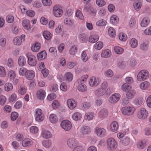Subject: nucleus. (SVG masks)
Listing matches in <instances>:
<instances>
[{
	"label": "nucleus",
	"instance_id": "nucleus-1",
	"mask_svg": "<svg viewBox=\"0 0 151 151\" xmlns=\"http://www.w3.org/2000/svg\"><path fill=\"white\" fill-rule=\"evenodd\" d=\"M107 147L110 151L115 150L117 147V144L114 139L112 138H108L107 140Z\"/></svg>",
	"mask_w": 151,
	"mask_h": 151
},
{
	"label": "nucleus",
	"instance_id": "nucleus-2",
	"mask_svg": "<svg viewBox=\"0 0 151 151\" xmlns=\"http://www.w3.org/2000/svg\"><path fill=\"white\" fill-rule=\"evenodd\" d=\"M149 76L148 71L144 70H141L137 76V80L139 81H142L146 79Z\"/></svg>",
	"mask_w": 151,
	"mask_h": 151
},
{
	"label": "nucleus",
	"instance_id": "nucleus-3",
	"mask_svg": "<svg viewBox=\"0 0 151 151\" xmlns=\"http://www.w3.org/2000/svg\"><path fill=\"white\" fill-rule=\"evenodd\" d=\"M135 110V108L132 106H125L122 108V114L126 115H132Z\"/></svg>",
	"mask_w": 151,
	"mask_h": 151
},
{
	"label": "nucleus",
	"instance_id": "nucleus-4",
	"mask_svg": "<svg viewBox=\"0 0 151 151\" xmlns=\"http://www.w3.org/2000/svg\"><path fill=\"white\" fill-rule=\"evenodd\" d=\"M27 56L28 58V63L29 64L32 66L35 65L37 61L35 56L30 52L27 53Z\"/></svg>",
	"mask_w": 151,
	"mask_h": 151
},
{
	"label": "nucleus",
	"instance_id": "nucleus-5",
	"mask_svg": "<svg viewBox=\"0 0 151 151\" xmlns=\"http://www.w3.org/2000/svg\"><path fill=\"white\" fill-rule=\"evenodd\" d=\"M61 127L65 130L69 131L72 127L70 121L66 120L62 121L60 124Z\"/></svg>",
	"mask_w": 151,
	"mask_h": 151
},
{
	"label": "nucleus",
	"instance_id": "nucleus-6",
	"mask_svg": "<svg viewBox=\"0 0 151 151\" xmlns=\"http://www.w3.org/2000/svg\"><path fill=\"white\" fill-rule=\"evenodd\" d=\"M53 10L54 15L56 17H60L63 14V11L60 9V6L59 5L54 6Z\"/></svg>",
	"mask_w": 151,
	"mask_h": 151
},
{
	"label": "nucleus",
	"instance_id": "nucleus-7",
	"mask_svg": "<svg viewBox=\"0 0 151 151\" xmlns=\"http://www.w3.org/2000/svg\"><path fill=\"white\" fill-rule=\"evenodd\" d=\"M35 116V120L37 122L42 121L44 119V117L40 109H37Z\"/></svg>",
	"mask_w": 151,
	"mask_h": 151
},
{
	"label": "nucleus",
	"instance_id": "nucleus-8",
	"mask_svg": "<svg viewBox=\"0 0 151 151\" xmlns=\"http://www.w3.org/2000/svg\"><path fill=\"white\" fill-rule=\"evenodd\" d=\"M67 143L68 146L70 148L73 149L78 146V142L74 138L69 139L67 141Z\"/></svg>",
	"mask_w": 151,
	"mask_h": 151
},
{
	"label": "nucleus",
	"instance_id": "nucleus-9",
	"mask_svg": "<svg viewBox=\"0 0 151 151\" xmlns=\"http://www.w3.org/2000/svg\"><path fill=\"white\" fill-rule=\"evenodd\" d=\"M120 98V95L119 94L115 93L109 97V102L112 103H115L119 100Z\"/></svg>",
	"mask_w": 151,
	"mask_h": 151
},
{
	"label": "nucleus",
	"instance_id": "nucleus-10",
	"mask_svg": "<svg viewBox=\"0 0 151 151\" xmlns=\"http://www.w3.org/2000/svg\"><path fill=\"white\" fill-rule=\"evenodd\" d=\"M99 80L98 78H96L94 76L91 77L89 81V83L90 86H96L100 83Z\"/></svg>",
	"mask_w": 151,
	"mask_h": 151
},
{
	"label": "nucleus",
	"instance_id": "nucleus-11",
	"mask_svg": "<svg viewBox=\"0 0 151 151\" xmlns=\"http://www.w3.org/2000/svg\"><path fill=\"white\" fill-rule=\"evenodd\" d=\"M95 131L97 135L100 137H103L106 135V130L103 128L96 127Z\"/></svg>",
	"mask_w": 151,
	"mask_h": 151
},
{
	"label": "nucleus",
	"instance_id": "nucleus-12",
	"mask_svg": "<svg viewBox=\"0 0 151 151\" xmlns=\"http://www.w3.org/2000/svg\"><path fill=\"white\" fill-rule=\"evenodd\" d=\"M148 112L145 108H142L140 110V112L137 115L138 117L140 119H145L147 116Z\"/></svg>",
	"mask_w": 151,
	"mask_h": 151
},
{
	"label": "nucleus",
	"instance_id": "nucleus-13",
	"mask_svg": "<svg viewBox=\"0 0 151 151\" xmlns=\"http://www.w3.org/2000/svg\"><path fill=\"white\" fill-rule=\"evenodd\" d=\"M47 56V53L46 51L44 50L37 54V58L38 60H40L45 58Z\"/></svg>",
	"mask_w": 151,
	"mask_h": 151
},
{
	"label": "nucleus",
	"instance_id": "nucleus-14",
	"mask_svg": "<svg viewBox=\"0 0 151 151\" xmlns=\"http://www.w3.org/2000/svg\"><path fill=\"white\" fill-rule=\"evenodd\" d=\"M45 95V91L42 89L39 90L37 92V97L39 99L42 100L44 99Z\"/></svg>",
	"mask_w": 151,
	"mask_h": 151
},
{
	"label": "nucleus",
	"instance_id": "nucleus-15",
	"mask_svg": "<svg viewBox=\"0 0 151 151\" xmlns=\"http://www.w3.org/2000/svg\"><path fill=\"white\" fill-rule=\"evenodd\" d=\"M25 76L27 79L31 80L35 76V73L33 70H27L26 73L25 74Z\"/></svg>",
	"mask_w": 151,
	"mask_h": 151
},
{
	"label": "nucleus",
	"instance_id": "nucleus-16",
	"mask_svg": "<svg viewBox=\"0 0 151 151\" xmlns=\"http://www.w3.org/2000/svg\"><path fill=\"white\" fill-rule=\"evenodd\" d=\"M67 103L69 109L72 110L76 107L77 105L75 101L73 100H71V99L67 100Z\"/></svg>",
	"mask_w": 151,
	"mask_h": 151
},
{
	"label": "nucleus",
	"instance_id": "nucleus-17",
	"mask_svg": "<svg viewBox=\"0 0 151 151\" xmlns=\"http://www.w3.org/2000/svg\"><path fill=\"white\" fill-rule=\"evenodd\" d=\"M41 44L37 42H35L31 47L32 51L35 52H38L40 48Z\"/></svg>",
	"mask_w": 151,
	"mask_h": 151
},
{
	"label": "nucleus",
	"instance_id": "nucleus-18",
	"mask_svg": "<svg viewBox=\"0 0 151 151\" xmlns=\"http://www.w3.org/2000/svg\"><path fill=\"white\" fill-rule=\"evenodd\" d=\"M32 144V141L28 138L24 139L22 142V145L24 147H27L28 146H30Z\"/></svg>",
	"mask_w": 151,
	"mask_h": 151
},
{
	"label": "nucleus",
	"instance_id": "nucleus-19",
	"mask_svg": "<svg viewBox=\"0 0 151 151\" xmlns=\"http://www.w3.org/2000/svg\"><path fill=\"white\" fill-rule=\"evenodd\" d=\"M18 61L19 65L20 66H23L25 64L26 60L24 57L21 56L19 57Z\"/></svg>",
	"mask_w": 151,
	"mask_h": 151
},
{
	"label": "nucleus",
	"instance_id": "nucleus-20",
	"mask_svg": "<svg viewBox=\"0 0 151 151\" xmlns=\"http://www.w3.org/2000/svg\"><path fill=\"white\" fill-rule=\"evenodd\" d=\"M111 55V51L109 50H103L101 53V57L105 58L110 57Z\"/></svg>",
	"mask_w": 151,
	"mask_h": 151
},
{
	"label": "nucleus",
	"instance_id": "nucleus-21",
	"mask_svg": "<svg viewBox=\"0 0 151 151\" xmlns=\"http://www.w3.org/2000/svg\"><path fill=\"white\" fill-rule=\"evenodd\" d=\"M146 140L145 139L139 140L137 143V147L140 149L143 148L146 145Z\"/></svg>",
	"mask_w": 151,
	"mask_h": 151
},
{
	"label": "nucleus",
	"instance_id": "nucleus-22",
	"mask_svg": "<svg viewBox=\"0 0 151 151\" xmlns=\"http://www.w3.org/2000/svg\"><path fill=\"white\" fill-rule=\"evenodd\" d=\"M136 92L134 90L130 89L127 92L126 96L129 99L133 98Z\"/></svg>",
	"mask_w": 151,
	"mask_h": 151
},
{
	"label": "nucleus",
	"instance_id": "nucleus-23",
	"mask_svg": "<svg viewBox=\"0 0 151 151\" xmlns=\"http://www.w3.org/2000/svg\"><path fill=\"white\" fill-rule=\"evenodd\" d=\"M111 130L113 132H115L117 130L118 125L117 122L115 121L113 122L110 125Z\"/></svg>",
	"mask_w": 151,
	"mask_h": 151
},
{
	"label": "nucleus",
	"instance_id": "nucleus-24",
	"mask_svg": "<svg viewBox=\"0 0 151 151\" xmlns=\"http://www.w3.org/2000/svg\"><path fill=\"white\" fill-rule=\"evenodd\" d=\"M42 137L44 138H49L51 137L52 134L50 132L48 131L44 130L42 133Z\"/></svg>",
	"mask_w": 151,
	"mask_h": 151
},
{
	"label": "nucleus",
	"instance_id": "nucleus-25",
	"mask_svg": "<svg viewBox=\"0 0 151 151\" xmlns=\"http://www.w3.org/2000/svg\"><path fill=\"white\" fill-rule=\"evenodd\" d=\"M43 35L44 38L46 40H50L52 36V34L47 31H44L43 33Z\"/></svg>",
	"mask_w": 151,
	"mask_h": 151
},
{
	"label": "nucleus",
	"instance_id": "nucleus-26",
	"mask_svg": "<svg viewBox=\"0 0 151 151\" xmlns=\"http://www.w3.org/2000/svg\"><path fill=\"white\" fill-rule=\"evenodd\" d=\"M99 37L97 35H91L90 36L89 41L91 43H94L97 42L99 40Z\"/></svg>",
	"mask_w": 151,
	"mask_h": 151
},
{
	"label": "nucleus",
	"instance_id": "nucleus-27",
	"mask_svg": "<svg viewBox=\"0 0 151 151\" xmlns=\"http://www.w3.org/2000/svg\"><path fill=\"white\" fill-rule=\"evenodd\" d=\"M108 114L107 110L105 109H104L100 111L99 113V115L101 118H105Z\"/></svg>",
	"mask_w": 151,
	"mask_h": 151
},
{
	"label": "nucleus",
	"instance_id": "nucleus-28",
	"mask_svg": "<svg viewBox=\"0 0 151 151\" xmlns=\"http://www.w3.org/2000/svg\"><path fill=\"white\" fill-rule=\"evenodd\" d=\"M122 89L123 91L127 92L131 89L130 84L128 83H125L122 86Z\"/></svg>",
	"mask_w": 151,
	"mask_h": 151
},
{
	"label": "nucleus",
	"instance_id": "nucleus-29",
	"mask_svg": "<svg viewBox=\"0 0 151 151\" xmlns=\"http://www.w3.org/2000/svg\"><path fill=\"white\" fill-rule=\"evenodd\" d=\"M149 22V19L147 17H144L141 22V25L142 27H145L148 24Z\"/></svg>",
	"mask_w": 151,
	"mask_h": 151
},
{
	"label": "nucleus",
	"instance_id": "nucleus-30",
	"mask_svg": "<svg viewBox=\"0 0 151 151\" xmlns=\"http://www.w3.org/2000/svg\"><path fill=\"white\" fill-rule=\"evenodd\" d=\"M119 18L115 15L111 16L110 18V22L113 24H116L118 22Z\"/></svg>",
	"mask_w": 151,
	"mask_h": 151
},
{
	"label": "nucleus",
	"instance_id": "nucleus-31",
	"mask_svg": "<svg viewBox=\"0 0 151 151\" xmlns=\"http://www.w3.org/2000/svg\"><path fill=\"white\" fill-rule=\"evenodd\" d=\"M73 76L71 73L68 72L65 74V79L66 82L71 81L73 79Z\"/></svg>",
	"mask_w": 151,
	"mask_h": 151
},
{
	"label": "nucleus",
	"instance_id": "nucleus-32",
	"mask_svg": "<svg viewBox=\"0 0 151 151\" xmlns=\"http://www.w3.org/2000/svg\"><path fill=\"white\" fill-rule=\"evenodd\" d=\"M30 22L28 20H24L22 22V25L24 29H28L30 28Z\"/></svg>",
	"mask_w": 151,
	"mask_h": 151
},
{
	"label": "nucleus",
	"instance_id": "nucleus-33",
	"mask_svg": "<svg viewBox=\"0 0 151 151\" xmlns=\"http://www.w3.org/2000/svg\"><path fill=\"white\" fill-rule=\"evenodd\" d=\"M130 142V139L127 137H122L120 140V142L124 145H128Z\"/></svg>",
	"mask_w": 151,
	"mask_h": 151
},
{
	"label": "nucleus",
	"instance_id": "nucleus-34",
	"mask_svg": "<svg viewBox=\"0 0 151 151\" xmlns=\"http://www.w3.org/2000/svg\"><path fill=\"white\" fill-rule=\"evenodd\" d=\"M88 77V76L87 75H83L79 78L77 80L78 83L82 84L84 83L86 81Z\"/></svg>",
	"mask_w": 151,
	"mask_h": 151
},
{
	"label": "nucleus",
	"instance_id": "nucleus-35",
	"mask_svg": "<svg viewBox=\"0 0 151 151\" xmlns=\"http://www.w3.org/2000/svg\"><path fill=\"white\" fill-rule=\"evenodd\" d=\"M81 131L83 134H87L90 132V128L88 127L84 126L82 127Z\"/></svg>",
	"mask_w": 151,
	"mask_h": 151
},
{
	"label": "nucleus",
	"instance_id": "nucleus-36",
	"mask_svg": "<svg viewBox=\"0 0 151 151\" xmlns=\"http://www.w3.org/2000/svg\"><path fill=\"white\" fill-rule=\"evenodd\" d=\"M13 88V85L11 83H7L4 85V90L6 91H11Z\"/></svg>",
	"mask_w": 151,
	"mask_h": 151
},
{
	"label": "nucleus",
	"instance_id": "nucleus-37",
	"mask_svg": "<svg viewBox=\"0 0 151 151\" xmlns=\"http://www.w3.org/2000/svg\"><path fill=\"white\" fill-rule=\"evenodd\" d=\"M78 89L79 91L85 92L87 91V88L85 84L82 83V84H80L78 86Z\"/></svg>",
	"mask_w": 151,
	"mask_h": 151
},
{
	"label": "nucleus",
	"instance_id": "nucleus-38",
	"mask_svg": "<svg viewBox=\"0 0 151 151\" xmlns=\"http://www.w3.org/2000/svg\"><path fill=\"white\" fill-rule=\"evenodd\" d=\"M149 83L148 81H144L142 82L140 85L139 87L142 89H146L149 86Z\"/></svg>",
	"mask_w": 151,
	"mask_h": 151
},
{
	"label": "nucleus",
	"instance_id": "nucleus-39",
	"mask_svg": "<svg viewBox=\"0 0 151 151\" xmlns=\"http://www.w3.org/2000/svg\"><path fill=\"white\" fill-rule=\"evenodd\" d=\"M22 42V39L19 37H15L13 40V42L16 45H21Z\"/></svg>",
	"mask_w": 151,
	"mask_h": 151
},
{
	"label": "nucleus",
	"instance_id": "nucleus-40",
	"mask_svg": "<svg viewBox=\"0 0 151 151\" xmlns=\"http://www.w3.org/2000/svg\"><path fill=\"white\" fill-rule=\"evenodd\" d=\"M19 93L21 95H23L26 93V89L25 86L23 85H21L18 90Z\"/></svg>",
	"mask_w": 151,
	"mask_h": 151
},
{
	"label": "nucleus",
	"instance_id": "nucleus-41",
	"mask_svg": "<svg viewBox=\"0 0 151 151\" xmlns=\"http://www.w3.org/2000/svg\"><path fill=\"white\" fill-rule=\"evenodd\" d=\"M129 44L132 48H134L137 45V42L135 39L132 38L130 41Z\"/></svg>",
	"mask_w": 151,
	"mask_h": 151
},
{
	"label": "nucleus",
	"instance_id": "nucleus-42",
	"mask_svg": "<svg viewBox=\"0 0 151 151\" xmlns=\"http://www.w3.org/2000/svg\"><path fill=\"white\" fill-rule=\"evenodd\" d=\"M109 35L111 37H114L116 35L115 31L114 28L110 27L108 30Z\"/></svg>",
	"mask_w": 151,
	"mask_h": 151
},
{
	"label": "nucleus",
	"instance_id": "nucleus-43",
	"mask_svg": "<svg viewBox=\"0 0 151 151\" xmlns=\"http://www.w3.org/2000/svg\"><path fill=\"white\" fill-rule=\"evenodd\" d=\"M81 114L78 112L74 113L73 116L72 118L73 120L75 121L79 120L81 117Z\"/></svg>",
	"mask_w": 151,
	"mask_h": 151
},
{
	"label": "nucleus",
	"instance_id": "nucleus-44",
	"mask_svg": "<svg viewBox=\"0 0 151 151\" xmlns=\"http://www.w3.org/2000/svg\"><path fill=\"white\" fill-rule=\"evenodd\" d=\"M60 104L57 100H55L52 103V108L55 109L59 108L60 106Z\"/></svg>",
	"mask_w": 151,
	"mask_h": 151
},
{
	"label": "nucleus",
	"instance_id": "nucleus-45",
	"mask_svg": "<svg viewBox=\"0 0 151 151\" xmlns=\"http://www.w3.org/2000/svg\"><path fill=\"white\" fill-rule=\"evenodd\" d=\"M105 90L104 89L100 88L96 91L95 92V93L99 96H102L105 93Z\"/></svg>",
	"mask_w": 151,
	"mask_h": 151
},
{
	"label": "nucleus",
	"instance_id": "nucleus-46",
	"mask_svg": "<svg viewBox=\"0 0 151 151\" xmlns=\"http://www.w3.org/2000/svg\"><path fill=\"white\" fill-rule=\"evenodd\" d=\"M43 145L46 148H49L51 145V141L50 139L43 141L42 142Z\"/></svg>",
	"mask_w": 151,
	"mask_h": 151
},
{
	"label": "nucleus",
	"instance_id": "nucleus-47",
	"mask_svg": "<svg viewBox=\"0 0 151 151\" xmlns=\"http://www.w3.org/2000/svg\"><path fill=\"white\" fill-rule=\"evenodd\" d=\"M77 51V46L75 45L71 47L70 48L69 52L70 53L71 55H74Z\"/></svg>",
	"mask_w": 151,
	"mask_h": 151
},
{
	"label": "nucleus",
	"instance_id": "nucleus-48",
	"mask_svg": "<svg viewBox=\"0 0 151 151\" xmlns=\"http://www.w3.org/2000/svg\"><path fill=\"white\" fill-rule=\"evenodd\" d=\"M49 118L51 122L53 123H55L58 121L57 117L54 114H51Z\"/></svg>",
	"mask_w": 151,
	"mask_h": 151
},
{
	"label": "nucleus",
	"instance_id": "nucleus-49",
	"mask_svg": "<svg viewBox=\"0 0 151 151\" xmlns=\"http://www.w3.org/2000/svg\"><path fill=\"white\" fill-rule=\"evenodd\" d=\"M93 113L92 112L86 114L85 116H84V119L88 121L92 119L93 117Z\"/></svg>",
	"mask_w": 151,
	"mask_h": 151
},
{
	"label": "nucleus",
	"instance_id": "nucleus-50",
	"mask_svg": "<svg viewBox=\"0 0 151 151\" xmlns=\"http://www.w3.org/2000/svg\"><path fill=\"white\" fill-rule=\"evenodd\" d=\"M148 43H143L140 45V49L143 51H146L148 48Z\"/></svg>",
	"mask_w": 151,
	"mask_h": 151
},
{
	"label": "nucleus",
	"instance_id": "nucleus-51",
	"mask_svg": "<svg viewBox=\"0 0 151 151\" xmlns=\"http://www.w3.org/2000/svg\"><path fill=\"white\" fill-rule=\"evenodd\" d=\"M103 45V43L101 42H96L94 45V47L98 50L101 49Z\"/></svg>",
	"mask_w": 151,
	"mask_h": 151
},
{
	"label": "nucleus",
	"instance_id": "nucleus-52",
	"mask_svg": "<svg viewBox=\"0 0 151 151\" xmlns=\"http://www.w3.org/2000/svg\"><path fill=\"white\" fill-rule=\"evenodd\" d=\"M114 50L115 52L118 54H120L122 53L123 52V49L121 47L118 46L115 47Z\"/></svg>",
	"mask_w": 151,
	"mask_h": 151
},
{
	"label": "nucleus",
	"instance_id": "nucleus-53",
	"mask_svg": "<svg viewBox=\"0 0 151 151\" xmlns=\"http://www.w3.org/2000/svg\"><path fill=\"white\" fill-rule=\"evenodd\" d=\"M106 22L104 19H101L96 23V24L98 26H105L106 24Z\"/></svg>",
	"mask_w": 151,
	"mask_h": 151
},
{
	"label": "nucleus",
	"instance_id": "nucleus-54",
	"mask_svg": "<svg viewBox=\"0 0 151 151\" xmlns=\"http://www.w3.org/2000/svg\"><path fill=\"white\" fill-rule=\"evenodd\" d=\"M81 58L83 62H86L88 60V57L86 51H83L82 52L81 55Z\"/></svg>",
	"mask_w": 151,
	"mask_h": 151
},
{
	"label": "nucleus",
	"instance_id": "nucleus-55",
	"mask_svg": "<svg viewBox=\"0 0 151 151\" xmlns=\"http://www.w3.org/2000/svg\"><path fill=\"white\" fill-rule=\"evenodd\" d=\"M119 39L122 41H125L127 38V35L125 34L122 33H120L119 34Z\"/></svg>",
	"mask_w": 151,
	"mask_h": 151
},
{
	"label": "nucleus",
	"instance_id": "nucleus-56",
	"mask_svg": "<svg viewBox=\"0 0 151 151\" xmlns=\"http://www.w3.org/2000/svg\"><path fill=\"white\" fill-rule=\"evenodd\" d=\"M80 40L83 42H86L87 41L88 37L86 35L82 34L79 35Z\"/></svg>",
	"mask_w": 151,
	"mask_h": 151
},
{
	"label": "nucleus",
	"instance_id": "nucleus-57",
	"mask_svg": "<svg viewBox=\"0 0 151 151\" xmlns=\"http://www.w3.org/2000/svg\"><path fill=\"white\" fill-rule=\"evenodd\" d=\"M6 21L9 23H12L14 20V18L12 15H7L6 17Z\"/></svg>",
	"mask_w": 151,
	"mask_h": 151
},
{
	"label": "nucleus",
	"instance_id": "nucleus-58",
	"mask_svg": "<svg viewBox=\"0 0 151 151\" xmlns=\"http://www.w3.org/2000/svg\"><path fill=\"white\" fill-rule=\"evenodd\" d=\"M117 65L121 68H124L126 66V63L124 61L120 60L118 61Z\"/></svg>",
	"mask_w": 151,
	"mask_h": 151
},
{
	"label": "nucleus",
	"instance_id": "nucleus-59",
	"mask_svg": "<svg viewBox=\"0 0 151 151\" xmlns=\"http://www.w3.org/2000/svg\"><path fill=\"white\" fill-rule=\"evenodd\" d=\"M142 3L140 2H137L134 4V8L136 10H139L141 7Z\"/></svg>",
	"mask_w": 151,
	"mask_h": 151
},
{
	"label": "nucleus",
	"instance_id": "nucleus-60",
	"mask_svg": "<svg viewBox=\"0 0 151 151\" xmlns=\"http://www.w3.org/2000/svg\"><path fill=\"white\" fill-rule=\"evenodd\" d=\"M64 22L66 24L71 25L73 24V22L69 18H65L64 19Z\"/></svg>",
	"mask_w": 151,
	"mask_h": 151
},
{
	"label": "nucleus",
	"instance_id": "nucleus-61",
	"mask_svg": "<svg viewBox=\"0 0 151 151\" xmlns=\"http://www.w3.org/2000/svg\"><path fill=\"white\" fill-rule=\"evenodd\" d=\"M18 116V113L16 112H13L11 114V119L14 121L16 120Z\"/></svg>",
	"mask_w": 151,
	"mask_h": 151
},
{
	"label": "nucleus",
	"instance_id": "nucleus-62",
	"mask_svg": "<svg viewBox=\"0 0 151 151\" xmlns=\"http://www.w3.org/2000/svg\"><path fill=\"white\" fill-rule=\"evenodd\" d=\"M96 3L98 6L101 7L104 6L106 2L104 0H96Z\"/></svg>",
	"mask_w": 151,
	"mask_h": 151
},
{
	"label": "nucleus",
	"instance_id": "nucleus-63",
	"mask_svg": "<svg viewBox=\"0 0 151 151\" xmlns=\"http://www.w3.org/2000/svg\"><path fill=\"white\" fill-rule=\"evenodd\" d=\"M6 75L5 68L2 66H0V76L3 77Z\"/></svg>",
	"mask_w": 151,
	"mask_h": 151
},
{
	"label": "nucleus",
	"instance_id": "nucleus-64",
	"mask_svg": "<svg viewBox=\"0 0 151 151\" xmlns=\"http://www.w3.org/2000/svg\"><path fill=\"white\" fill-rule=\"evenodd\" d=\"M143 102V99L141 98L136 99L134 101V103L136 105H139L142 104Z\"/></svg>",
	"mask_w": 151,
	"mask_h": 151
}]
</instances>
